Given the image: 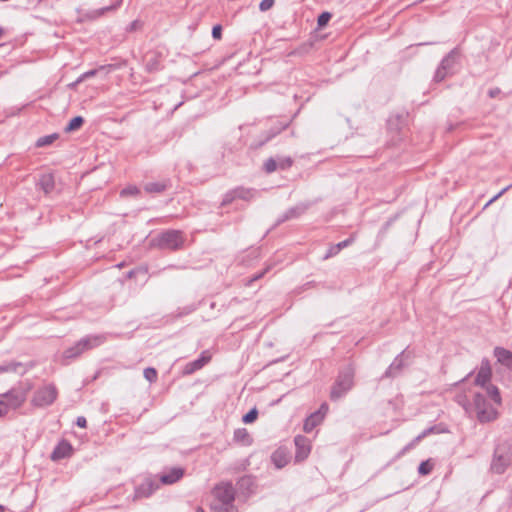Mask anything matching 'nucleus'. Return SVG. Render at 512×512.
I'll return each mask as SVG.
<instances>
[{
  "instance_id": "f257e3e1",
  "label": "nucleus",
  "mask_w": 512,
  "mask_h": 512,
  "mask_svg": "<svg viewBox=\"0 0 512 512\" xmlns=\"http://www.w3.org/2000/svg\"><path fill=\"white\" fill-rule=\"evenodd\" d=\"M213 502L211 509L213 512H237L234 504L236 491L231 482H220L212 490Z\"/></svg>"
},
{
  "instance_id": "f03ea898",
  "label": "nucleus",
  "mask_w": 512,
  "mask_h": 512,
  "mask_svg": "<svg viewBox=\"0 0 512 512\" xmlns=\"http://www.w3.org/2000/svg\"><path fill=\"white\" fill-rule=\"evenodd\" d=\"M355 368L348 364L341 368L330 389V400L336 402L343 398L354 387Z\"/></svg>"
},
{
  "instance_id": "7ed1b4c3",
  "label": "nucleus",
  "mask_w": 512,
  "mask_h": 512,
  "mask_svg": "<svg viewBox=\"0 0 512 512\" xmlns=\"http://www.w3.org/2000/svg\"><path fill=\"white\" fill-rule=\"evenodd\" d=\"M512 463V444L503 441L495 446L490 469L495 474H503Z\"/></svg>"
},
{
  "instance_id": "20e7f679",
  "label": "nucleus",
  "mask_w": 512,
  "mask_h": 512,
  "mask_svg": "<svg viewBox=\"0 0 512 512\" xmlns=\"http://www.w3.org/2000/svg\"><path fill=\"white\" fill-rule=\"evenodd\" d=\"M155 241L162 250L177 251L184 247L186 238L182 231L169 229L161 232Z\"/></svg>"
},
{
  "instance_id": "39448f33",
  "label": "nucleus",
  "mask_w": 512,
  "mask_h": 512,
  "mask_svg": "<svg viewBox=\"0 0 512 512\" xmlns=\"http://www.w3.org/2000/svg\"><path fill=\"white\" fill-rule=\"evenodd\" d=\"M105 337L101 335H89L81 338L74 346L67 348L64 351L66 359H74L80 356L85 351L91 350L104 343Z\"/></svg>"
},
{
  "instance_id": "423d86ee",
  "label": "nucleus",
  "mask_w": 512,
  "mask_h": 512,
  "mask_svg": "<svg viewBox=\"0 0 512 512\" xmlns=\"http://www.w3.org/2000/svg\"><path fill=\"white\" fill-rule=\"evenodd\" d=\"M473 405L480 423H489L497 419L498 411L487 401L482 393H475Z\"/></svg>"
},
{
  "instance_id": "0eeeda50",
  "label": "nucleus",
  "mask_w": 512,
  "mask_h": 512,
  "mask_svg": "<svg viewBox=\"0 0 512 512\" xmlns=\"http://www.w3.org/2000/svg\"><path fill=\"white\" fill-rule=\"evenodd\" d=\"M58 397V390L53 383L39 387L31 399V404L37 408H45L52 405Z\"/></svg>"
},
{
  "instance_id": "6e6552de",
  "label": "nucleus",
  "mask_w": 512,
  "mask_h": 512,
  "mask_svg": "<svg viewBox=\"0 0 512 512\" xmlns=\"http://www.w3.org/2000/svg\"><path fill=\"white\" fill-rule=\"evenodd\" d=\"M459 55L460 52L458 48H454L441 60L434 75L435 82H441L448 75L453 73V69L455 67V64L457 63Z\"/></svg>"
},
{
  "instance_id": "1a4fd4ad",
  "label": "nucleus",
  "mask_w": 512,
  "mask_h": 512,
  "mask_svg": "<svg viewBox=\"0 0 512 512\" xmlns=\"http://www.w3.org/2000/svg\"><path fill=\"white\" fill-rule=\"evenodd\" d=\"M27 398V391L21 387H13L9 391L0 395L9 408V410H16L20 408Z\"/></svg>"
},
{
  "instance_id": "9d476101",
  "label": "nucleus",
  "mask_w": 512,
  "mask_h": 512,
  "mask_svg": "<svg viewBox=\"0 0 512 512\" xmlns=\"http://www.w3.org/2000/svg\"><path fill=\"white\" fill-rule=\"evenodd\" d=\"M492 378V368L489 359L483 358L481 360L480 368L474 380L476 386L484 388L490 384Z\"/></svg>"
},
{
  "instance_id": "9b49d317",
  "label": "nucleus",
  "mask_w": 512,
  "mask_h": 512,
  "mask_svg": "<svg viewBox=\"0 0 512 512\" xmlns=\"http://www.w3.org/2000/svg\"><path fill=\"white\" fill-rule=\"evenodd\" d=\"M157 489H159V484L151 478H146L141 484L135 487L133 500L148 498Z\"/></svg>"
},
{
  "instance_id": "f8f14e48",
  "label": "nucleus",
  "mask_w": 512,
  "mask_h": 512,
  "mask_svg": "<svg viewBox=\"0 0 512 512\" xmlns=\"http://www.w3.org/2000/svg\"><path fill=\"white\" fill-rule=\"evenodd\" d=\"M295 443V460L297 462H302L309 456L311 452V443L310 440L303 436V435H297L294 438Z\"/></svg>"
},
{
  "instance_id": "ddd939ff",
  "label": "nucleus",
  "mask_w": 512,
  "mask_h": 512,
  "mask_svg": "<svg viewBox=\"0 0 512 512\" xmlns=\"http://www.w3.org/2000/svg\"><path fill=\"white\" fill-rule=\"evenodd\" d=\"M405 355L406 350H403L400 354H398L393 362L389 365V367L386 369L383 377L385 378H395L397 377L405 367Z\"/></svg>"
},
{
  "instance_id": "4468645a",
  "label": "nucleus",
  "mask_w": 512,
  "mask_h": 512,
  "mask_svg": "<svg viewBox=\"0 0 512 512\" xmlns=\"http://www.w3.org/2000/svg\"><path fill=\"white\" fill-rule=\"evenodd\" d=\"M290 122H277L275 123L269 130H267L263 134V139H260L257 143L254 144L255 148H260L273 139L275 136L280 134L283 130H285L289 126Z\"/></svg>"
},
{
  "instance_id": "2eb2a0df",
  "label": "nucleus",
  "mask_w": 512,
  "mask_h": 512,
  "mask_svg": "<svg viewBox=\"0 0 512 512\" xmlns=\"http://www.w3.org/2000/svg\"><path fill=\"white\" fill-rule=\"evenodd\" d=\"M210 360H211V355L209 354V352L203 351L197 359L187 363L184 366L183 373L185 375H190V374L200 370L201 368H203L207 363L210 362Z\"/></svg>"
},
{
  "instance_id": "dca6fc26",
  "label": "nucleus",
  "mask_w": 512,
  "mask_h": 512,
  "mask_svg": "<svg viewBox=\"0 0 512 512\" xmlns=\"http://www.w3.org/2000/svg\"><path fill=\"white\" fill-rule=\"evenodd\" d=\"M145 69L149 73H154L163 68L162 55L156 51L148 52L144 57Z\"/></svg>"
},
{
  "instance_id": "f3484780",
  "label": "nucleus",
  "mask_w": 512,
  "mask_h": 512,
  "mask_svg": "<svg viewBox=\"0 0 512 512\" xmlns=\"http://www.w3.org/2000/svg\"><path fill=\"white\" fill-rule=\"evenodd\" d=\"M307 206L300 204L295 207L289 208L285 211L276 221V225H280L286 221L297 219L305 213Z\"/></svg>"
},
{
  "instance_id": "a211bd4d",
  "label": "nucleus",
  "mask_w": 512,
  "mask_h": 512,
  "mask_svg": "<svg viewBox=\"0 0 512 512\" xmlns=\"http://www.w3.org/2000/svg\"><path fill=\"white\" fill-rule=\"evenodd\" d=\"M72 454V445L67 441H61L53 450L51 459L56 461L69 457Z\"/></svg>"
},
{
  "instance_id": "6ab92c4d",
  "label": "nucleus",
  "mask_w": 512,
  "mask_h": 512,
  "mask_svg": "<svg viewBox=\"0 0 512 512\" xmlns=\"http://www.w3.org/2000/svg\"><path fill=\"white\" fill-rule=\"evenodd\" d=\"M184 475V470L180 467L171 468L168 472L163 473L160 477L162 484H174L179 481Z\"/></svg>"
},
{
  "instance_id": "aec40b11",
  "label": "nucleus",
  "mask_w": 512,
  "mask_h": 512,
  "mask_svg": "<svg viewBox=\"0 0 512 512\" xmlns=\"http://www.w3.org/2000/svg\"><path fill=\"white\" fill-rule=\"evenodd\" d=\"M171 186L169 179H163L157 182H148L144 185V190L150 194H161Z\"/></svg>"
},
{
  "instance_id": "412c9836",
  "label": "nucleus",
  "mask_w": 512,
  "mask_h": 512,
  "mask_svg": "<svg viewBox=\"0 0 512 512\" xmlns=\"http://www.w3.org/2000/svg\"><path fill=\"white\" fill-rule=\"evenodd\" d=\"M494 356L497 358V361L501 363L503 366L512 370V352L503 348L496 347L494 349Z\"/></svg>"
},
{
  "instance_id": "4be33fe9",
  "label": "nucleus",
  "mask_w": 512,
  "mask_h": 512,
  "mask_svg": "<svg viewBox=\"0 0 512 512\" xmlns=\"http://www.w3.org/2000/svg\"><path fill=\"white\" fill-rule=\"evenodd\" d=\"M324 419V414L321 412H314L310 414L304 421L303 430L306 433H310L315 427H317Z\"/></svg>"
},
{
  "instance_id": "5701e85b",
  "label": "nucleus",
  "mask_w": 512,
  "mask_h": 512,
  "mask_svg": "<svg viewBox=\"0 0 512 512\" xmlns=\"http://www.w3.org/2000/svg\"><path fill=\"white\" fill-rule=\"evenodd\" d=\"M38 185L46 194L52 192L55 188V179L53 174L47 173L41 175Z\"/></svg>"
},
{
  "instance_id": "b1692460",
  "label": "nucleus",
  "mask_w": 512,
  "mask_h": 512,
  "mask_svg": "<svg viewBox=\"0 0 512 512\" xmlns=\"http://www.w3.org/2000/svg\"><path fill=\"white\" fill-rule=\"evenodd\" d=\"M233 193L235 194L236 199L250 201L254 197L255 190L239 186L233 189Z\"/></svg>"
},
{
  "instance_id": "393cba45",
  "label": "nucleus",
  "mask_w": 512,
  "mask_h": 512,
  "mask_svg": "<svg viewBox=\"0 0 512 512\" xmlns=\"http://www.w3.org/2000/svg\"><path fill=\"white\" fill-rule=\"evenodd\" d=\"M234 440L244 445H250L252 443V439L245 428L236 429L234 431Z\"/></svg>"
},
{
  "instance_id": "a878e982",
  "label": "nucleus",
  "mask_w": 512,
  "mask_h": 512,
  "mask_svg": "<svg viewBox=\"0 0 512 512\" xmlns=\"http://www.w3.org/2000/svg\"><path fill=\"white\" fill-rule=\"evenodd\" d=\"M271 458L277 468H282L288 463V457H287L286 453L280 449L276 450L272 454Z\"/></svg>"
},
{
  "instance_id": "bb28decb",
  "label": "nucleus",
  "mask_w": 512,
  "mask_h": 512,
  "mask_svg": "<svg viewBox=\"0 0 512 512\" xmlns=\"http://www.w3.org/2000/svg\"><path fill=\"white\" fill-rule=\"evenodd\" d=\"M435 426L429 427L425 429L422 433H420L417 437H415L408 445H406L403 449V452L410 450L413 448L416 444H418L422 439L427 437L428 435L434 433Z\"/></svg>"
},
{
  "instance_id": "cd10ccee",
  "label": "nucleus",
  "mask_w": 512,
  "mask_h": 512,
  "mask_svg": "<svg viewBox=\"0 0 512 512\" xmlns=\"http://www.w3.org/2000/svg\"><path fill=\"white\" fill-rule=\"evenodd\" d=\"M484 388L486 389L487 394L489 395L491 400L494 403L500 405L502 402V399H501V395H500V391H499L498 387L490 383L487 386H485Z\"/></svg>"
},
{
  "instance_id": "c85d7f7f",
  "label": "nucleus",
  "mask_w": 512,
  "mask_h": 512,
  "mask_svg": "<svg viewBox=\"0 0 512 512\" xmlns=\"http://www.w3.org/2000/svg\"><path fill=\"white\" fill-rule=\"evenodd\" d=\"M58 137H59V135L57 133H53V134H50V135H45L43 137H40L36 141V147L48 146V145L52 144L55 140H57Z\"/></svg>"
},
{
  "instance_id": "c756f323",
  "label": "nucleus",
  "mask_w": 512,
  "mask_h": 512,
  "mask_svg": "<svg viewBox=\"0 0 512 512\" xmlns=\"http://www.w3.org/2000/svg\"><path fill=\"white\" fill-rule=\"evenodd\" d=\"M84 123V119L82 116H76L72 118L69 123L67 124L65 131L66 132H72L77 129H79Z\"/></svg>"
},
{
  "instance_id": "7c9ffc66",
  "label": "nucleus",
  "mask_w": 512,
  "mask_h": 512,
  "mask_svg": "<svg viewBox=\"0 0 512 512\" xmlns=\"http://www.w3.org/2000/svg\"><path fill=\"white\" fill-rule=\"evenodd\" d=\"M140 194V189L136 185H129L120 191L121 197L137 196Z\"/></svg>"
},
{
  "instance_id": "2f4dec72",
  "label": "nucleus",
  "mask_w": 512,
  "mask_h": 512,
  "mask_svg": "<svg viewBox=\"0 0 512 512\" xmlns=\"http://www.w3.org/2000/svg\"><path fill=\"white\" fill-rule=\"evenodd\" d=\"M143 375H144V378L150 382V383H154L157 381V378H158V373H157V370L153 367H147L144 369V372H143Z\"/></svg>"
},
{
  "instance_id": "473e14b6",
  "label": "nucleus",
  "mask_w": 512,
  "mask_h": 512,
  "mask_svg": "<svg viewBox=\"0 0 512 512\" xmlns=\"http://www.w3.org/2000/svg\"><path fill=\"white\" fill-rule=\"evenodd\" d=\"M433 470V463L430 460L422 461L418 467L420 475H428Z\"/></svg>"
},
{
  "instance_id": "72a5a7b5",
  "label": "nucleus",
  "mask_w": 512,
  "mask_h": 512,
  "mask_svg": "<svg viewBox=\"0 0 512 512\" xmlns=\"http://www.w3.org/2000/svg\"><path fill=\"white\" fill-rule=\"evenodd\" d=\"M277 169L285 170L292 166L293 160L291 157H279L277 160Z\"/></svg>"
},
{
  "instance_id": "f704fd0d",
  "label": "nucleus",
  "mask_w": 512,
  "mask_h": 512,
  "mask_svg": "<svg viewBox=\"0 0 512 512\" xmlns=\"http://www.w3.org/2000/svg\"><path fill=\"white\" fill-rule=\"evenodd\" d=\"M266 173L270 174L277 170V161L274 158H268L263 165Z\"/></svg>"
},
{
  "instance_id": "c9c22d12",
  "label": "nucleus",
  "mask_w": 512,
  "mask_h": 512,
  "mask_svg": "<svg viewBox=\"0 0 512 512\" xmlns=\"http://www.w3.org/2000/svg\"><path fill=\"white\" fill-rule=\"evenodd\" d=\"M234 200H236L235 194L233 193V189L226 192L223 196L220 206L225 207L231 204Z\"/></svg>"
},
{
  "instance_id": "e433bc0d",
  "label": "nucleus",
  "mask_w": 512,
  "mask_h": 512,
  "mask_svg": "<svg viewBox=\"0 0 512 512\" xmlns=\"http://www.w3.org/2000/svg\"><path fill=\"white\" fill-rule=\"evenodd\" d=\"M257 417H258V411L256 408H253L243 416L242 421L247 424L252 423L257 419Z\"/></svg>"
},
{
  "instance_id": "4c0bfd02",
  "label": "nucleus",
  "mask_w": 512,
  "mask_h": 512,
  "mask_svg": "<svg viewBox=\"0 0 512 512\" xmlns=\"http://www.w3.org/2000/svg\"><path fill=\"white\" fill-rule=\"evenodd\" d=\"M332 15L329 12H322L317 19V24L319 27H324L327 25L329 20L331 19Z\"/></svg>"
},
{
  "instance_id": "58836bf2",
  "label": "nucleus",
  "mask_w": 512,
  "mask_h": 512,
  "mask_svg": "<svg viewBox=\"0 0 512 512\" xmlns=\"http://www.w3.org/2000/svg\"><path fill=\"white\" fill-rule=\"evenodd\" d=\"M120 5V1L117 2L116 4H113V5H108V6H105V7H102L96 11H94V14L95 16L99 17V16H102L104 15L106 12L108 11H112V10H115L117 9V7Z\"/></svg>"
},
{
  "instance_id": "ea45409f",
  "label": "nucleus",
  "mask_w": 512,
  "mask_h": 512,
  "mask_svg": "<svg viewBox=\"0 0 512 512\" xmlns=\"http://www.w3.org/2000/svg\"><path fill=\"white\" fill-rule=\"evenodd\" d=\"M355 238H356L355 234H352L349 238L335 244L338 251L340 252L342 249L350 246L355 241Z\"/></svg>"
},
{
  "instance_id": "a19ab883",
  "label": "nucleus",
  "mask_w": 512,
  "mask_h": 512,
  "mask_svg": "<svg viewBox=\"0 0 512 512\" xmlns=\"http://www.w3.org/2000/svg\"><path fill=\"white\" fill-rule=\"evenodd\" d=\"M271 269V265H268L263 271L255 274L254 276H252L247 282H246V285L247 286H250L253 282L261 279L269 270Z\"/></svg>"
},
{
  "instance_id": "79ce46f5",
  "label": "nucleus",
  "mask_w": 512,
  "mask_h": 512,
  "mask_svg": "<svg viewBox=\"0 0 512 512\" xmlns=\"http://www.w3.org/2000/svg\"><path fill=\"white\" fill-rule=\"evenodd\" d=\"M512 187V184L506 186L503 188L500 192H498L495 196H493L484 206V208H487L490 206L493 202H495L497 199H499L502 195H504L510 188Z\"/></svg>"
},
{
  "instance_id": "37998d69",
  "label": "nucleus",
  "mask_w": 512,
  "mask_h": 512,
  "mask_svg": "<svg viewBox=\"0 0 512 512\" xmlns=\"http://www.w3.org/2000/svg\"><path fill=\"white\" fill-rule=\"evenodd\" d=\"M337 254H339V251H338L336 245L334 244L329 247V249L327 250L325 255L322 257V259L328 260L329 258L336 256Z\"/></svg>"
},
{
  "instance_id": "c03bdc74",
  "label": "nucleus",
  "mask_w": 512,
  "mask_h": 512,
  "mask_svg": "<svg viewBox=\"0 0 512 512\" xmlns=\"http://www.w3.org/2000/svg\"><path fill=\"white\" fill-rule=\"evenodd\" d=\"M274 2V0H262L259 4V9L263 12L267 11L273 7Z\"/></svg>"
},
{
  "instance_id": "a18cd8bd",
  "label": "nucleus",
  "mask_w": 512,
  "mask_h": 512,
  "mask_svg": "<svg viewBox=\"0 0 512 512\" xmlns=\"http://www.w3.org/2000/svg\"><path fill=\"white\" fill-rule=\"evenodd\" d=\"M212 37L216 40H220L222 37V26L217 24L212 28Z\"/></svg>"
},
{
  "instance_id": "49530a36",
  "label": "nucleus",
  "mask_w": 512,
  "mask_h": 512,
  "mask_svg": "<svg viewBox=\"0 0 512 512\" xmlns=\"http://www.w3.org/2000/svg\"><path fill=\"white\" fill-rule=\"evenodd\" d=\"M142 26L141 22L139 20H134L132 21L127 27H126V31L127 32H134L138 29H140V27Z\"/></svg>"
},
{
  "instance_id": "de8ad7c7",
  "label": "nucleus",
  "mask_w": 512,
  "mask_h": 512,
  "mask_svg": "<svg viewBox=\"0 0 512 512\" xmlns=\"http://www.w3.org/2000/svg\"><path fill=\"white\" fill-rule=\"evenodd\" d=\"M9 408L7 407L5 401L0 399V418L5 417L9 413Z\"/></svg>"
},
{
  "instance_id": "09e8293b",
  "label": "nucleus",
  "mask_w": 512,
  "mask_h": 512,
  "mask_svg": "<svg viewBox=\"0 0 512 512\" xmlns=\"http://www.w3.org/2000/svg\"><path fill=\"white\" fill-rule=\"evenodd\" d=\"M20 366V364H10L6 366H0V372H7V371H16V368Z\"/></svg>"
},
{
  "instance_id": "8fccbe9b",
  "label": "nucleus",
  "mask_w": 512,
  "mask_h": 512,
  "mask_svg": "<svg viewBox=\"0 0 512 512\" xmlns=\"http://www.w3.org/2000/svg\"><path fill=\"white\" fill-rule=\"evenodd\" d=\"M76 425L80 428H86L87 427V420L84 416H79L76 419Z\"/></svg>"
},
{
  "instance_id": "3c124183",
  "label": "nucleus",
  "mask_w": 512,
  "mask_h": 512,
  "mask_svg": "<svg viewBox=\"0 0 512 512\" xmlns=\"http://www.w3.org/2000/svg\"><path fill=\"white\" fill-rule=\"evenodd\" d=\"M499 94H501V89L498 88V87H494V88H491L489 91H488V96L490 98H495L497 97Z\"/></svg>"
},
{
  "instance_id": "603ef678",
  "label": "nucleus",
  "mask_w": 512,
  "mask_h": 512,
  "mask_svg": "<svg viewBox=\"0 0 512 512\" xmlns=\"http://www.w3.org/2000/svg\"><path fill=\"white\" fill-rule=\"evenodd\" d=\"M96 73H97V70H90V71H87V72H85V73L82 75L81 79L92 77V76H94Z\"/></svg>"
},
{
  "instance_id": "864d4df0",
  "label": "nucleus",
  "mask_w": 512,
  "mask_h": 512,
  "mask_svg": "<svg viewBox=\"0 0 512 512\" xmlns=\"http://www.w3.org/2000/svg\"><path fill=\"white\" fill-rule=\"evenodd\" d=\"M328 411V405L326 403H323L320 408L316 412H321V414H326Z\"/></svg>"
},
{
  "instance_id": "5fc2aeb1",
  "label": "nucleus",
  "mask_w": 512,
  "mask_h": 512,
  "mask_svg": "<svg viewBox=\"0 0 512 512\" xmlns=\"http://www.w3.org/2000/svg\"><path fill=\"white\" fill-rule=\"evenodd\" d=\"M473 373H474L473 371L469 372V373L467 374V376H466V377H464L460 382H464V381H466L469 377H471V376H472V374H473Z\"/></svg>"
},
{
  "instance_id": "6e6d98bb",
  "label": "nucleus",
  "mask_w": 512,
  "mask_h": 512,
  "mask_svg": "<svg viewBox=\"0 0 512 512\" xmlns=\"http://www.w3.org/2000/svg\"><path fill=\"white\" fill-rule=\"evenodd\" d=\"M196 512H204V510L199 507Z\"/></svg>"
},
{
  "instance_id": "4d7b16f0",
  "label": "nucleus",
  "mask_w": 512,
  "mask_h": 512,
  "mask_svg": "<svg viewBox=\"0 0 512 512\" xmlns=\"http://www.w3.org/2000/svg\"><path fill=\"white\" fill-rule=\"evenodd\" d=\"M3 35V29L0 27V37Z\"/></svg>"
},
{
  "instance_id": "13d9d810",
  "label": "nucleus",
  "mask_w": 512,
  "mask_h": 512,
  "mask_svg": "<svg viewBox=\"0 0 512 512\" xmlns=\"http://www.w3.org/2000/svg\"><path fill=\"white\" fill-rule=\"evenodd\" d=\"M4 507L0 505V512H3Z\"/></svg>"
}]
</instances>
